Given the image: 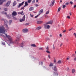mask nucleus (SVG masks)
<instances>
[{
  "label": "nucleus",
  "mask_w": 76,
  "mask_h": 76,
  "mask_svg": "<svg viewBox=\"0 0 76 76\" xmlns=\"http://www.w3.org/2000/svg\"><path fill=\"white\" fill-rule=\"evenodd\" d=\"M6 29L5 28L3 27V26H0V33H2V34H4L6 36V38H7L8 39L9 41L10 42V44H15L16 43V42L13 41L12 37L10 35H7V34H5V31Z\"/></svg>",
  "instance_id": "nucleus-1"
},
{
  "label": "nucleus",
  "mask_w": 76,
  "mask_h": 76,
  "mask_svg": "<svg viewBox=\"0 0 76 76\" xmlns=\"http://www.w3.org/2000/svg\"><path fill=\"white\" fill-rule=\"evenodd\" d=\"M44 27L46 29H50V26L48 25L47 26V25L44 24Z\"/></svg>",
  "instance_id": "nucleus-2"
},
{
  "label": "nucleus",
  "mask_w": 76,
  "mask_h": 76,
  "mask_svg": "<svg viewBox=\"0 0 76 76\" xmlns=\"http://www.w3.org/2000/svg\"><path fill=\"white\" fill-rule=\"evenodd\" d=\"M10 3H11V1H9L6 4V6H7V7H9L10 5Z\"/></svg>",
  "instance_id": "nucleus-3"
},
{
  "label": "nucleus",
  "mask_w": 76,
  "mask_h": 76,
  "mask_svg": "<svg viewBox=\"0 0 76 76\" xmlns=\"http://www.w3.org/2000/svg\"><path fill=\"white\" fill-rule=\"evenodd\" d=\"M24 2H25V1L22 2L21 3L19 4V5L18 6V8L20 7L21 6H22V5L23 4V3H24Z\"/></svg>",
  "instance_id": "nucleus-4"
},
{
  "label": "nucleus",
  "mask_w": 76,
  "mask_h": 76,
  "mask_svg": "<svg viewBox=\"0 0 76 76\" xmlns=\"http://www.w3.org/2000/svg\"><path fill=\"white\" fill-rule=\"evenodd\" d=\"M12 16H16L17 15V13L15 11H13L12 13Z\"/></svg>",
  "instance_id": "nucleus-5"
},
{
  "label": "nucleus",
  "mask_w": 76,
  "mask_h": 76,
  "mask_svg": "<svg viewBox=\"0 0 76 76\" xmlns=\"http://www.w3.org/2000/svg\"><path fill=\"white\" fill-rule=\"evenodd\" d=\"M25 15H24L22 19H21L20 20V22H23V21H24V20H25Z\"/></svg>",
  "instance_id": "nucleus-6"
},
{
  "label": "nucleus",
  "mask_w": 76,
  "mask_h": 76,
  "mask_svg": "<svg viewBox=\"0 0 76 76\" xmlns=\"http://www.w3.org/2000/svg\"><path fill=\"white\" fill-rule=\"evenodd\" d=\"M23 32L24 33H25L26 32H28V29H25L23 30Z\"/></svg>",
  "instance_id": "nucleus-7"
},
{
  "label": "nucleus",
  "mask_w": 76,
  "mask_h": 76,
  "mask_svg": "<svg viewBox=\"0 0 76 76\" xmlns=\"http://www.w3.org/2000/svg\"><path fill=\"white\" fill-rule=\"evenodd\" d=\"M52 23H53L52 21H50L47 23H46V25H47L48 24H52Z\"/></svg>",
  "instance_id": "nucleus-8"
},
{
  "label": "nucleus",
  "mask_w": 76,
  "mask_h": 76,
  "mask_svg": "<svg viewBox=\"0 0 76 76\" xmlns=\"http://www.w3.org/2000/svg\"><path fill=\"white\" fill-rule=\"evenodd\" d=\"M44 10H41L39 11V15L41 14V13H42V12H43Z\"/></svg>",
  "instance_id": "nucleus-9"
},
{
  "label": "nucleus",
  "mask_w": 76,
  "mask_h": 76,
  "mask_svg": "<svg viewBox=\"0 0 76 76\" xmlns=\"http://www.w3.org/2000/svg\"><path fill=\"white\" fill-rule=\"evenodd\" d=\"M42 23V21H38L37 22V24H40V23Z\"/></svg>",
  "instance_id": "nucleus-10"
},
{
  "label": "nucleus",
  "mask_w": 76,
  "mask_h": 76,
  "mask_svg": "<svg viewBox=\"0 0 76 76\" xmlns=\"http://www.w3.org/2000/svg\"><path fill=\"white\" fill-rule=\"evenodd\" d=\"M53 70H54V71H56V72H57V67H56V66H55L54 67Z\"/></svg>",
  "instance_id": "nucleus-11"
},
{
  "label": "nucleus",
  "mask_w": 76,
  "mask_h": 76,
  "mask_svg": "<svg viewBox=\"0 0 76 76\" xmlns=\"http://www.w3.org/2000/svg\"><path fill=\"white\" fill-rule=\"evenodd\" d=\"M34 10V7H31L29 9V10L30 11H32V10Z\"/></svg>",
  "instance_id": "nucleus-12"
},
{
  "label": "nucleus",
  "mask_w": 76,
  "mask_h": 76,
  "mask_svg": "<svg viewBox=\"0 0 76 76\" xmlns=\"http://www.w3.org/2000/svg\"><path fill=\"white\" fill-rule=\"evenodd\" d=\"M20 38V37H17V38L16 40V42H18V41H19Z\"/></svg>",
  "instance_id": "nucleus-13"
},
{
  "label": "nucleus",
  "mask_w": 76,
  "mask_h": 76,
  "mask_svg": "<svg viewBox=\"0 0 76 76\" xmlns=\"http://www.w3.org/2000/svg\"><path fill=\"white\" fill-rule=\"evenodd\" d=\"M4 20V23L5 24V23H7L8 22H7V21L6 20H4V19H3V20Z\"/></svg>",
  "instance_id": "nucleus-14"
},
{
  "label": "nucleus",
  "mask_w": 76,
  "mask_h": 76,
  "mask_svg": "<svg viewBox=\"0 0 76 76\" xmlns=\"http://www.w3.org/2000/svg\"><path fill=\"white\" fill-rule=\"evenodd\" d=\"M16 2L15 1L13 4V6H15L16 4Z\"/></svg>",
  "instance_id": "nucleus-15"
},
{
  "label": "nucleus",
  "mask_w": 76,
  "mask_h": 76,
  "mask_svg": "<svg viewBox=\"0 0 76 76\" xmlns=\"http://www.w3.org/2000/svg\"><path fill=\"white\" fill-rule=\"evenodd\" d=\"M23 12V11H22L21 12H18V14H19V15H22Z\"/></svg>",
  "instance_id": "nucleus-16"
},
{
  "label": "nucleus",
  "mask_w": 76,
  "mask_h": 76,
  "mask_svg": "<svg viewBox=\"0 0 76 76\" xmlns=\"http://www.w3.org/2000/svg\"><path fill=\"white\" fill-rule=\"evenodd\" d=\"M5 14L6 16H7V17H9V15H7V12H3Z\"/></svg>",
  "instance_id": "nucleus-17"
},
{
  "label": "nucleus",
  "mask_w": 76,
  "mask_h": 76,
  "mask_svg": "<svg viewBox=\"0 0 76 76\" xmlns=\"http://www.w3.org/2000/svg\"><path fill=\"white\" fill-rule=\"evenodd\" d=\"M54 3H55V0H53L52 2V6H53L54 4Z\"/></svg>",
  "instance_id": "nucleus-18"
},
{
  "label": "nucleus",
  "mask_w": 76,
  "mask_h": 76,
  "mask_svg": "<svg viewBox=\"0 0 76 76\" xmlns=\"http://www.w3.org/2000/svg\"><path fill=\"white\" fill-rule=\"evenodd\" d=\"M75 71H76L75 69H72V73H75Z\"/></svg>",
  "instance_id": "nucleus-19"
},
{
  "label": "nucleus",
  "mask_w": 76,
  "mask_h": 76,
  "mask_svg": "<svg viewBox=\"0 0 76 76\" xmlns=\"http://www.w3.org/2000/svg\"><path fill=\"white\" fill-rule=\"evenodd\" d=\"M25 5H26V6H28V2L27 1L25 2Z\"/></svg>",
  "instance_id": "nucleus-20"
},
{
  "label": "nucleus",
  "mask_w": 76,
  "mask_h": 76,
  "mask_svg": "<svg viewBox=\"0 0 76 76\" xmlns=\"http://www.w3.org/2000/svg\"><path fill=\"white\" fill-rule=\"evenodd\" d=\"M41 28V27H38L37 28V30H39Z\"/></svg>",
  "instance_id": "nucleus-21"
},
{
  "label": "nucleus",
  "mask_w": 76,
  "mask_h": 76,
  "mask_svg": "<svg viewBox=\"0 0 76 76\" xmlns=\"http://www.w3.org/2000/svg\"><path fill=\"white\" fill-rule=\"evenodd\" d=\"M61 60H59L58 61L57 63H58V64H61Z\"/></svg>",
  "instance_id": "nucleus-22"
},
{
  "label": "nucleus",
  "mask_w": 76,
  "mask_h": 76,
  "mask_svg": "<svg viewBox=\"0 0 76 76\" xmlns=\"http://www.w3.org/2000/svg\"><path fill=\"white\" fill-rule=\"evenodd\" d=\"M31 1H32V0H28L27 1L28 3H30Z\"/></svg>",
  "instance_id": "nucleus-23"
},
{
  "label": "nucleus",
  "mask_w": 76,
  "mask_h": 76,
  "mask_svg": "<svg viewBox=\"0 0 76 76\" xmlns=\"http://www.w3.org/2000/svg\"><path fill=\"white\" fill-rule=\"evenodd\" d=\"M3 4V2L1 0H0V5H1Z\"/></svg>",
  "instance_id": "nucleus-24"
},
{
  "label": "nucleus",
  "mask_w": 76,
  "mask_h": 76,
  "mask_svg": "<svg viewBox=\"0 0 76 76\" xmlns=\"http://www.w3.org/2000/svg\"><path fill=\"white\" fill-rule=\"evenodd\" d=\"M31 47H36V45L35 44H32L31 45Z\"/></svg>",
  "instance_id": "nucleus-25"
},
{
  "label": "nucleus",
  "mask_w": 76,
  "mask_h": 76,
  "mask_svg": "<svg viewBox=\"0 0 76 76\" xmlns=\"http://www.w3.org/2000/svg\"><path fill=\"white\" fill-rule=\"evenodd\" d=\"M61 10V8L60 7H59L58 10V11L60 12Z\"/></svg>",
  "instance_id": "nucleus-26"
},
{
  "label": "nucleus",
  "mask_w": 76,
  "mask_h": 76,
  "mask_svg": "<svg viewBox=\"0 0 76 76\" xmlns=\"http://www.w3.org/2000/svg\"><path fill=\"white\" fill-rule=\"evenodd\" d=\"M4 11H7V8H4Z\"/></svg>",
  "instance_id": "nucleus-27"
},
{
  "label": "nucleus",
  "mask_w": 76,
  "mask_h": 76,
  "mask_svg": "<svg viewBox=\"0 0 76 76\" xmlns=\"http://www.w3.org/2000/svg\"><path fill=\"white\" fill-rule=\"evenodd\" d=\"M46 41H50V40L49 38H48V37H47L46 38Z\"/></svg>",
  "instance_id": "nucleus-28"
},
{
  "label": "nucleus",
  "mask_w": 76,
  "mask_h": 76,
  "mask_svg": "<svg viewBox=\"0 0 76 76\" xmlns=\"http://www.w3.org/2000/svg\"><path fill=\"white\" fill-rule=\"evenodd\" d=\"M49 13H50V11L48 10L47 12H46V15H48Z\"/></svg>",
  "instance_id": "nucleus-29"
},
{
  "label": "nucleus",
  "mask_w": 76,
  "mask_h": 76,
  "mask_svg": "<svg viewBox=\"0 0 76 76\" xmlns=\"http://www.w3.org/2000/svg\"><path fill=\"white\" fill-rule=\"evenodd\" d=\"M53 66V64H52V63H50L49 65V66Z\"/></svg>",
  "instance_id": "nucleus-30"
},
{
  "label": "nucleus",
  "mask_w": 76,
  "mask_h": 76,
  "mask_svg": "<svg viewBox=\"0 0 76 76\" xmlns=\"http://www.w3.org/2000/svg\"><path fill=\"white\" fill-rule=\"evenodd\" d=\"M12 22V20H9V25H10V24H11Z\"/></svg>",
  "instance_id": "nucleus-31"
},
{
  "label": "nucleus",
  "mask_w": 76,
  "mask_h": 76,
  "mask_svg": "<svg viewBox=\"0 0 76 76\" xmlns=\"http://www.w3.org/2000/svg\"><path fill=\"white\" fill-rule=\"evenodd\" d=\"M35 2V0H34L32 1V4H33V3H34Z\"/></svg>",
  "instance_id": "nucleus-32"
},
{
  "label": "nucleus",
  "mask_w": 76,
  "mask_h": 76,
  "mask_svg": "<svg viewBox=\"0 0 76 76\" xmlns=\"http://www.w3.org/2000/svg\"><path fill=\"white\" fill-rule=\"evenodd\" d=\"M46 53H48V54H50V52L48 50H46Z\"/></svg>",
  "instance_id": "nucleus-33"
},
{
  "label": "nucleus",
  "mask_w": 76,
  "mask_h": 76,
  "mask_svg": "<svg viewBox=\"0 0 76 76\" xmlns=\"http://www.w3.org/2000/svg\"><path fill=\"white\" fill-rule=\"evenodd\" d=\"M7 0H1L3 2V3L4 2H5V1H6Z\"/></svg>",
  "instance_id": "nucleus-34"
},
{
  "label": "nucleus",
  "mask_w": 76,
  "mask_h": 76,
  "mask_svg": "<svg viewBox=\"0 0 76 76\" xmlns=\"http://www.w3.org/2000/svg\"><path fill=\"white\" fill-rule=\"evenodd\" d=\"M62 7H63V9H64V8H66V5H64Z\"/></svg>",
  "instance_id": "nucleus-35"
},
{
  "label": "nucleus",
  "mask_w": 76,
  "mask_h": 76,
  "mask_svg": "<svg viewBox=\"0 0 76 76\" xmlns=\"http://www.w3.org/2000/svg\"><path fill=\"white\" fill-rule=\"evenodd\" d=\"M39 50H43V48H39Z\"/></svg>",
  "instance_id": "nucleus-36"
},
{
  "label": "nucleus",
  "mask_w": 76,
  "mask_h": 76,
  "mask_svg": "<svg viewBox=\"0 0 76 76\" xmlns=\"http://www.w3.org/2000/svg\"><path fill=\"white\" fill-rule=\"evenodd\" d=\"M55 74L56 75V76H58V73L56 72V73H55Z\"/></svg>",
  "instance_id": "nucleus-37"
},
{
  "label": "nucleus",
  "mask_w": 76,
  "mask_h": 76,
  "mask_svg": "<svg viewBox=\"0 0 76 76\" xmlns=\"http://www.w3.org/2000/svg\"><path fill=\"white\" fill-rule=\"evenodd\" d=\"M46 50H49V48H48V46H47L46 48Z\"/></svg>",
  "instance_id": "nucleus-38"
},
{
  "label": "nucleus",
  "mask_w": 76,
  "mask_h": 76,
  "mask_svg": "<svg viewBox=\"0 0 76 76\" xmlns=\"http://www.w3.org/2000/svg\"><path fill=\"white\" fill-rule=\"evenodd\" d=\"M13 19H14V20H16L17 19V18H16L15 17H13Z\"/></svg>",
  "instance_id": "nucleus-39"
},
{
  "label": "nucleus",
  "mask_w": 76,
  "mask_h": 76,
  "mask_svg": "<svg viewBox=\"0 0 76 76\" xmlns=\"http://www.w3.org/2000/svg\"><path fill=\"white\" fill-rule=\"evenodd\" d=\"M39 14H38L37 16H36L35 17V18H37V17H38V16H39Z\"/></svg>",
  "instance_id": "nucleus-40"
},
{
  "label": "nucleus",
  "mask_w": 76,
  "mask_h": 76,
  "mask_svg": "<svg viewBox=\"0 0 76 76\" xmlns=\"http://www.w3.org/2000/svg\"><path fill=\"white\" fill-rule=\"evenodd\" d=\"M69 2H66L65 3L66 5H69Z\"/></svg>",
  "instance_id": "nucleus-41"
},
{
  "label": "nucleus",
  "mask_w": 76,
  "mask_h": 76,
  "mask_svg": "<svg viewBox=\"0 0 76 76\" xmlns=\"http://www.w3.org/2000/svg\"><path fill=\"white\" fill-rule=\"evenodd\" d=\"M23 43H22L21 44V47H23Z\"/></svg>",
  "instance_id": "nucleus-42"
},
{
  "label": "nucleus",
  "mask_w": 76,
  "mask_h": 76,
  "mask_svg": "<svg viewBox=\"0 0 76 76\" xmlns=\"http://www.w3.org/2000/svg\"><path fill=\"white\" fill-rule=\"evenodd\" d=\"M74 35L75 37V38H76V33H74L73 34Z\"/></svg>",
  "instance_id": "nucleus-43"
},
{
  "label": "nucleus",
  "mask_w": 76,
  "mask_h": 76,
  "mask_svg": "<svg viewBox=\"0 0 76 76\" xmlns=\"http://www.w3.org/2000/svg\"><path fill=\"white\" fill-rule=\"evenodd\" d=\"M67 18H68V19H70V17L69 16H67Z\"/></svg>",
  "instance_id": "nucleus-44"
},
{
  "label": "nucleus",
  "mask_w": 76,
  "mask_h": 76,
  "mask_svg": "<svg viewBox=\"0 0 76 76\" xmlns=\"http://www.w3.org/2000/svg\"><path fill=\"white\" fill-rule=\"evenodd\" d=\"M69 56H68L67 57V58H67V60H69Z\"/></svg>",
  "instance_id": "nucleus-45"
},
{
  "label": "nucleus",
  "mask_w": 76,
  "mask_h": 76,
  "mask_svg": "<svg viewBox=\"0 0 76 76\" xmlns=\"http://www.w3.org/2000/svg\"><path fill=\"white\" fill-rule=\"evenodd\" d=\"M2 44H3V45H5V42H2Z\"/></svg>",
  "instance_id": "nucleus-46"
},
{
  "label": "nucleus",
  "mask_w": 76,
  "mask_h": 76,
  "mask_svg": "<svg viewBox=\"0 0 76 76\" xmlns=\"http://www.w3.org/2000/svg\"><path fill=\"white\" fill-rule=\"evenodd\" d=\"M29 25V23H26V24H25V25H26V26H27V25Z\"/></svg>",
  "instance_id": "nucleus-47"
},
{
  "label": "nucleus",
  "mask_w": 76,
  "mask_h": 76,
  "mask_svg": "<svg viewBox=\"0 0 76 76\" xmlns=\"http://www.w3.org/2000/svg\"><path fill=\"white\" fill-rule=\"evenodd\" d=\"M53 50H55V47L54 46H53Z\"/></svg>",
  "instance_id": "nucleus-48"
},
{
  "label": "nucleus",
  "mask_w": 76,
  "mask_h": 76,
  "mask_svg": "<svg viewBox=\"0 0 76 76\" xmlns=\"http://www.w3.org/2000/svg\"><path fill=\"white\" fill-rule=\"evenodd\" d=\"M35 5H36V7H38V4H36Z\"/></svg>",
  "instance_id": "nucleus-49"
},
{
  "label": "nucleus",
  "mask_w": 76,
  "mask_h": 76,
  "mask_svg": "<svg viewBox=\"0 0 76 76\" xmlns=\"http://www.w3.org/2000/svg\"><path fill=\"white\" fill-rule=\"evenodd\" d=\"M48 57L50 59V55H48Z\"/></svg>",
  "instance_id": "nucleus-50"
},
{
  "label": "nucleus",
  "mask_w": 76,
  "mask_h": 76,
  "mask_svg": "<svg viewBox=\"0 0 76 76\" xmlns=\"http://www.w3.org/2000/svg\"><path fill=\"white\" fill-rule=\"evenodd\" d=\"M72 12H69V15H72Z\"/></svg>",
  "instance_id": "nucleus-51"
},
{
  "label": "nucleus",
  "mask_w": 76,
  "mask_h": 76,
  "mask_svg": "<svg viewBox=\"0 0 76 76\" xmlns=\"http://www.w3.org/2000/svg\"><path fill=\"white\" fill-rule=\"evenodd\" d=\"M70 3L71 4H73V2L72 1H70Z\"/></svg>",
  "instance_id": "nucleus-52"
},
{
  "label": "nucleus",
  "mask_w": 76,
  "mask_h": 76,
  "mask_svg": "<svg viewBox=\"0 0 76 76\" xmlns=\"http://www.w3.org/2000/svg\"><path fill=\"white\" fill-rule=\"evenodd\" d=\"M30 16L31 17H33V16H34V15H31V14H30Z\"/></svg>",
  "instance_id": "nucleus-53"
},
{
  "label": "nucleus",
  "mask_w": 76,
  "mask_h": 76,
  "mask_svg": "<svg viewBox=\"0 0 76 76\" xmlns=\"http://www.w3.org/2000/svg\"><path fill=\"white\" fill-rule=\"evenodd\" d=\"M59 36L60 37H62V35L61 34H60Z\"/></svg>",
  "instance_id": "nucleus-54"
},
{
  "label": "nucleus",
  "mask_w": 76,
  "mask_h": 76,
  "mask_svg": "<svg viewBox=\"0 0 76 76\" xmlns=\"http://www.w3.org/2000/svg\"><path fill=\"white\" fill-rule=\"evenodd\" d=\"M74 60L75 61H76V58H75L74 59Z\"/></svg>",
  "instance_id": "nucleus-55"
},
{
  "label": "nucleus",
  "mask_w": 76,
  "mask_h": 76,
  "mask_svg": "<svg viewBox=\"0 0 76 76\" xmlns=\"http://www.w3.org/2000/svg\"><path fill=\"white\" fill-rule=\"evenodd\" d=\"M75 7H76V5H74V8H75Z\"/></svg>",
  "instance_id": "nucleus-56"
},
{
  "label": "nucleus",
  "mask_w": 76,
  "mask_h": 76,
  "mask_svg": "<svg viewBox=\"0 0 76 76\" xmlns=\"http://www.w3.org/2000/svg\"><path fill=\"white\" fill-rule=\"evenodd\" d=\"M39 0H36V3H38V1Z\"/></svg>",
  "instance_id": "nucleus-57"
},
{
  "label": "nucleus",
  "mask_w": 76,
  "mask_h": 76,
  "mask_svg": "<svg viewBox=\"0 0 76 76\" xmlns=\"http://www.w3.org/2000/svg\"><path fill=\"white\" fill-rule=\"evenodd\" d=\"M72 29H73V28H72L70 29L69 30V31H70Z\"/></svg>",
  "instance_id": "nucleus-58"
},
{
  "label": "nucleus",
  "mask_w": 76,
  "mask_h": 76,
  "mask_svg": "<svg viewBox=\"0 0 76 76\" xmlns=\"http://www.w3.org/2000/svg\"><path fill=\"white\" fill-rule=\"evenodd\" d=\"M54 63H56V59H55L54 61Z\"/></svg>",
  "instance_id": "nucleus-59"
},
{
  "label": "nucleus",
  "mask_w": 76,
  "mask_h": 76,
  "mask_svg": "<svg viewBox=\"0 0 76 76\" xmlns=\"http://www.w3.org/2000/svg\"><path fill=\"white\" fill-rule=\"evenodd\" d=\"M66 32V30H65L63 31V32L64 33Z\"/></svg>",
  "instance_id": "nucleus-60"
},
{
  "label": "nucleus",
  "mask_w": 76,
  "mask_h": 76,
  "mask_svg": "<svg viewBox=\"0 0 76 76\" xmlns=\"http://www.w3.org/2000/svg\"><path fill=\"white\" fill-rule=\"evenodd\" d=\"M24 9V7H23L22 8H21V9Z\"/></svg>",
  "instance_id": "nucleus-61"
},
{
  "label": "nucleus",
  "mask_w": 76,
  "mask_h": 76,
  "mask_svg": "<svg viewBox=\"0 0 76 76\" xmlns=\"http://www.w3.org/2000/svg\"><path fill=\"white\" fill-rule=\"evenodd\" d=\"M62 45H63V44L61 43V45H60L61 47V46H62Z\"/></svg>",
  "instance_id": "nucleus-62"
},
{
  "label": "nucleus",
  "mask_w": 76,
  "mask_h": 76,
  "mask_svg": "<svg viewBox=\"0 0 76 76\" xmlns=\"http://www.w3.org/2000/svg\"><path fill=\"white\" fill-rule=\"evenodd\" d=\"M62 1H61V0L60 1V3H61V2H62Z\"/></svg>",
  "instance_id": "nucleus-63"
},
{
  "label": "nucleus",
  "mask_w": 76,
  "mask_h": 76,
  "mask_svg": "<svg viewBox=\"0 0 76 76\" xmlns=\"http://www.w3.org/2000/svg\"><path fill=\"white\" fill-rule=\"evenodd\" d=\"M26 6H27L26 5H25L24 6V7H26Z\"/></svg>",
  "instance_id": "nucleus-64"
}]
</instances>
